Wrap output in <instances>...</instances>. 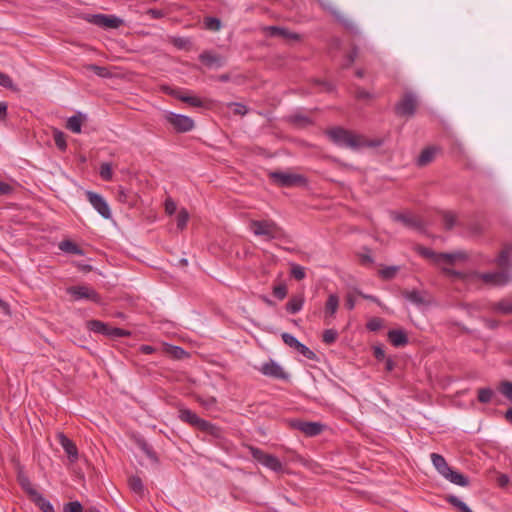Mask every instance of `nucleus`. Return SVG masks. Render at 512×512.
Returning a JSON list of instances; mask_svg holds the SVG:
<instances>
[{"label": "nucleus", "mask_w": 512, "mask_h": 512, "mask_svg": "<svg viewBox=\"0 0 512 512\" xmlns=\"http://www.w3.org/2000/svg\"><path fill=\"white\" fill-rule=\"evenodd\" d=\"M248 226L255 236L263 237L265 241L283 240L287 237L285 230L272 219H252Z\"/></svg>", "instance_id": "obj_1"}, {"label": "nucleus", "mask_w": 512, "mask_h": 512, "mask_svg": "<svg viewBox=\"0 0 512 512\" xmlns=\"http://www.w3.org/2000/svg\"><path fill=\"white\" fill-rule=\"evenodd\" d=\"M178 418L184 422L189 424L190 426L196 428L197 430L211 435L216 439L223 438V430L211 422L200 418L195 412L187 408H180L178 410Z\"/></svg>", "instance_id": "obj_2"}, {"label": "nucleus", "mask_w": 512, "mask_h": 512, "mask_svg": "<svg viewBox=\"0 0 512 512\" xmlns=\"http://www.w3.org/2000/svg\"><path fill=\"white\" fill-rule=\"evenodd\" d=\"M270 180L280 187L301 186L306 183V179L299 174L274 171L269 173Z\"/></svg>", "instance_id": "obj_3"}, {"label": "nucleus", "mask_w": 512, "mask_h": 512, "mask_svg": "<svg viewBox=\"0 0 512 512\" xmlns=\"http://www.w3.org/2000/svg\"><path fill=\"white\" fill-rule=\"evenodd\" d=\"M67 293L75 301H78L81 299H87L96 304L102 303L101 295L95 289H93L92 287H89L87 285L70 286L67 288Z\"/></svg>", "instance_id": "obj_4"}, {"label": "nucleus", "mask_w": 512, "mask_h": 512, "mask_svg": "<svg viewBox=\"0 0 512 512\" xmlns=\"http://www.w3.org/2000/svg\"><path fill=\"white\" fill-rule=\"evenodd\" d=\"M165 120L173 127L177 133H186L195 127L194 120L189 116L166 112Z\"/></svg>", "instance_id": "obj_5"}, {"label": "nucleus", "mask_w": 512, "mask_h": 512, "mask_svg": "<svg viewBox=\"0 0 512 512\" xmlns=\"http://www.w3.org/2000/svg\"><path fill=\"white\" fill-rule=\"evenodd\" d=\"M162 91L165 94L190 105L191 107L200 108L205 106V102L201 98L194 95H188L184 89L163 86Z\"/></svg>", "instance_id": "obj_6"}, {"label": "nucleus", "mask_w": 512, "mask_h": 512, "mask_svg": "<svg viewBox=\"0 0 512 512\" xmlns=\"http://www.w3.org/2000/svg\"><path fill=\"white\" fill-rule=\"evenodd\" d=\"M250 452L252 457L260 464L265 467L271 469L275 472H281L283 470V465L280 460L274 455L268 454L261 450L260 448L251 447Z\"/></svg>", "instance_id": "obj_7"}, {"label": "nucleus", "mask_w": 512, "mask_h": 512, "mask_svg": "<svg viewBox=\"0 0 512 512\" xmlns=\"http://www.w3.org/2000/svg\"><path fill=\"white\" fill-rule=\"evenodd\" d=\"M331 142L340 147H352V132L341 127H333L325 131Z\"/></svg>", "instance_id": "obj_8"}, {"label": "nucleus", "mask_w": 512, "mask_h": 512, "mask_svg": "<svg viewBox=\"0 0 512 512\" xmlns=\"http://www.w3.org/2000/svg\"><path fill=\"white\" fill-rule=\"evenodd\" d=\"M417 107V96L412 92H407L403 98L396 104L395 111L399 116L411 117L414 115Z\"/></svg>", "instance_id": "obj_9"}, {"label": "nucleus", "mask_w": 512, "mask_h": 512, "mask_svg": "<svg viewBox=\"0 0 512 512\" xmlns=\"http://www.w3.org/2000/svg\"><path fill=\"white\" fill-rule=\"evenodd\" d=\"M263 32L268 37H280L287 42H299L302 39L300 34L281 26H265Z\"/></svg>", "instance_id": "obj_10"}, {"label": "nucleus", "mask_w": 512, "mask_h": 512, "mask_svg": "<svg viewBox=\"0 0 512 512\" xmlns=\"http://www.w3.org/2000/svg\"><path fill=\"white\" fill-rule=\"evenodd\" d=\"M292 428L302 432L308 437H314L322 433L325 426L319 422H309L303 420H292L290 422Z\"/></svg>", "instance_id": "obj_11"}, {"label": "nucleus", "mask_w": 512, "mask_h": 512, "mask_svg": "<svg viewBox=\"0 0 512 512\" xmlns=\"http://www.w3.org/2000/svg\"><path fill=\"white\" fill-rule=\"evenodd\" d=\"M281 338L287 346L295 349L298 353L303 355L305 358H307L309 360H317V355L315 354V352H313L306 345H304L303 343L298 341V339L296 337H294L293 335H291L287 332H284V333H282Z\"/></svg>", "instance_id": "obj_12"}, {"label": "nucleus", "mask_w": 512, "mask_h": 512, "mask_svg": "<svg viewBox=\"0 0 512 512\" xmlns=\"http://www.w3.org/2000/svg\"><path fill=\"white\" fill-rule=\"evenodd\" d=\"M86 197L93 208L105 219L111 218V210L106 200L98 193L87 191Z\"/></svg>", "instance_id": "obj_13"}, {"label": "nucleus", "mask_w": 512, "mask_h": 512, "mask_svg": "<svg viewBox=\"0 0 512 512\" xmlns=\"http://www.w3.org/2000/svg\"><path fill=\"white\" fill-rule=\"evenodd\" d=\"M89 21L102 28L117 29L123 25V19L115 15L95 14L92 15Z\"/></svg>", "instance_id": "obj_14"}, {"label": "nucleus", "mask_w": 512, "mask_h": 512, "mask_svg": "<svg viewBox=\"0 0 512 512\" xmlns=\"http://www.w3.org/2000/svg\"><path fill=\"white\" fill-rule=\"evenodd\" d=\"M260 371L263 375L274 379H280L283 381H288L290 379V375L274 360H269L264 363L260 368Z\"/></svg>", "instance_id": "obj_15"}, {"label": "nucleus", "mask_w": 512, "mask_h": 512, "mask_svg": "<svg viewBox=\"0 0 512 512\" xmlns=\"http://www.w3.org/2000/svg\"><path fill=\"white\" fill-rule=\"evenodd\" d=\"M390 217L393 221L402 223L405 227L421 230L423 228L422 222L409 212L399 213L392 211Z\"/></svg>", "instance_id": "obj_16"}, {"label": "nucleus", "mask_w": 512, "mask_h": 512, "mask_svg": "<svg viewBox=\"0 0 512 512\" xmlns=\"http://www.w3.org/2000/svg\"><path fill=\"white\" fill-rule=\"evenodd\" d=\"M478 277L485 283L495 286H503L511 279V276L507 271L479 273Z\"/></svg>", "instance_id": "obj_17"}, {"label": "nucleus", "mask_w": 512, "mask_h": 512, "mask_svg": "<svg viewBox=\"0 0 512 512\" xmlns=\"http://www.w3.org/2000/svg\"><path fill=\"white\" fill-rule=\"evenodd\" d=\"M59 444L64 449L71 463H75L79 458L78 448L76 444L69 439L64 433L60 432L57 434Z\"/></svg>", "instance_id": "obj_18"}, {"label": "nucleus", "mask_w": 512, "mask_h": 512, "mask_svg": "<svg viewBox=\"0 0 512 512\" xmlns=\"http://www.w3.org/2000/svg\"><path fill=\"white\" fill-rule=\"evenodd\" d=\"M338 307L339 297L336 294H330L324 307V321L327 324H329V321L335 317Z\"/></svg>", "instance_id": "obj_19"}, {"label": "nucleus", "mask_w": 512, "mask_h": 512, "mask_svg": "<svg viewBox=\"0 0 512 512\" xmlns=\"http://www.w3.org/2000/svg\"><path fill=\"white\" fill-rule=\"evenodd\" d=\"M198 58L202 64L209 68H220L224 65L223 58L220 55L212 53L211 51H203Z\"/></svg>", "instance_id": "obj_20"}, {"label": "nucleus", "mask_w": 512, "mask_h": 512, "mask_svg": "<svg viewBox=\"0 0 512 512\" xmlns=\"http://www.w3.org/2000/svg\"><path fill=\"white\" fill-rule=\"evenodd\" d=\"M17 481L21 489L27 494L29 499H32L33 497L37 496V494L39 493L31 483L29 477L23 472L18 473Z\"/></svg>", "instance_id": "obj_21"}, {"label": "nucleus", "mask_w": 512, "mask_h": 512, "mask_svg": "<svg viewBox=\"0 0 512 512\" xmlns=\"http://www.w3.org/2000/svg\"><path fill=\"white\" fill-rule=\"evenodd\" d=\"M443 477L450 483L461 486V487H466L469 484V480L464 474H462L456 470H453L451 467L449 468V471L446 472V474Z\"/></svg>", "instance_id": "obj_22"}, {"label": "nucleus", "mask_w": 512, "mask_h": 512, "mask_svg": "<svg viewBox=\"0 0 512 512\" xmlns=\"http://www.w3.org/2000/svg\"><path fill=\"white\" fill-rule=\"evenodd\" d=\"M58 248L67 254H74V255H80V256L85 255L84 250L81 247H79L75 242H73L72 240H69V239L62 240L58 244Z\"/></svg>", "instance_id": "obj_23"}, {"label": "nucleus", "mask_w": 512, "mask_h": 512, "mask_svg": "<svg viewBox=\"0 0 512 512\" xmlns=\"http://www.w3.org/2000/svg\"><path fill=\"white\" fill-rule=\"evenodd\" d=\"M116 198L120 203L127 204L129 207H133L136 203L135 193L123 187H119L117 190Z\"/></svg>", "instance_id": "obj_24"}, {"label": "nucleus", "mask_w": 512, "mask_h": 512, "mask_svg": "<svg viewBox=\"0 0 512 512\" xmlns=\"http://www.w3.org/2000/svg\"><path fill=\"white\" fill-rule=\"evenodd\" d=\"M86 116L81 112H77L75 115L68 118L66 128L73 133H80L83 121Z\"/></svg>", "instance_id": "obj_25"}, {"label": "nucleus", "mask_w": 512, "mask_h": 512, "mask_svg": "<svg viewBox=\"0 0 512 512\" xmlns=\"http://www.w3.org/2000/svg\"><path fill=\"white\" fill-rule=\"evenodd\" d=\"M404 297L407 301L417 307H422L427 303L425 299V293L419 290L406 291L404 293Z\"/></svg>", "instance_id": "obj_26"}, {"label": "nucleus", "mask_w": 512, "mask_h": 512, "mask_svg": "<svg viewBox=\"0 0 512 512\" xmlns=\"http://www.w3.org/2000/svg\"><path fill=\"white\" fill-rule=\"evenodd\" d=\"M136 445L145 453V455L154 463H158L159 459L152 446L143 437L135 438Z\"/></svg>", "instance_id": "obj_27"}, {"label": "nucleus", "mask_w": 512, "mask_h": 512, "mask_svg": "<svg viewBox=\"0 0 512 512\" xmlns=\"http://www.w3.org/2000/svg\"><path fill=\"white\" fill-rule=\"evenodd\" d=\"M87 328L94 333L109 337L111 326L100 320H90L87 322Z\"/></svg>", "instance_id": "obj_28"}, {"label": "nucleus", "mask_w": 512, "mask_h": 512, "mask_svg": "<svg viewBox=\"0 0 512 512\" xmlns=\"http://www.w3.org/2000/svg\"><path fill=\"white\" fill-rule=\"evenodd\" d=\"M431 461L437 472L443 477L449 471L450 466L447 464L445 458L437 453L431 454Z\"/></svg>", "instance_id": "obj_29"}, {"label": "nucleus", "mask_w": 512, "mask_h": 512, "mask_svg": "<svg viewBox=\"0 0 512 512\" xmlns=\"http://www.w3.org/2000/svg\"><path fill=\"white\" fill-rule=\"evenodd\" d=\"M354 151L362 148H375L381 145L380 140H366L363 137L354 133Z\"/></svg>", "instance_id": "obj_30"}, {"label": "nucleus", "mask_w": 512, "mask_h": 512, "mask_svg": "<svg viewBox=\"0 0 512 512\" xmlns=\"http://www.w3.org/2000/svg\"><path fill=\"white\" fill-rule=\"evenodd\" d=\"M388 338L396 347L404 346L408 342V338L402 330H390Z\"/></svg>", "instance_id": "obj_31"}, {"label": "nucleus", "mask_w": 512, "mask_h": 512, "mask_svg": "<svg viewBox=\"0 0 512 512\" xmlns=\"http://www.w3.org/2000/svg\"><path fill=\"white\" fill-rule=\"evenodd\" d=\"M304 304V298L302 296H294L286 303V310L290 314L298 313Z\"/></svg>", "instance_id": "obj_32"}, {"label": "nucleus", "mask_w": 512, "mask_h": 512, "mask_svg": "<svg viewBox=\"0 0 512 512\" xmlns=\"http://www.w3.org/2000/svg\"><path fill=\"white\" fill-rule=\"evenodd\" d=\"M42 512H54L53 505L41 493L30 499Z\"/></svg>", "instance_id": "obj_33"}, {"label": "nucleus", "mask_w": 512, "mask_h": 512, "mask_svg": "<svg viewBox=\"0 0 512 512\" xmlns=\"http://www.w3.org/2000/svg\"><path fill=\"white\" fill-rule=\"evenodd\" d=\"M466 256L463 252L457 251L453 253H438L437 263L448 262L454 263L458 259H464Z\"/></svg>", "instance_id": "obj_34"}, {"label": "nucleus", "mask_w": 512, "mask_h": 512, "mask_svg": "<svg viewBox=\"0 0 512 512\" xmlns=\"http://www.w3.org/2000/svg\"><path fill=\"white\" fill-rule=\"evenodd\" d=\"M435 153H436V149L434 147H428V148L424 149L421 152V154L419 155V157L417 158V164L419 166L427 165L434 159Z\"/></svg>", "instance_id": "obj_35"}, {"label": "nucleus", "mask_w": 512, "mask_h": 512, "mask_svg": "<svg viewBox=\"0 0 512 512\" xmlns=\"http://www.w3.org/2000/svg\"><path fill=\"white\" fill-rule=\"evenodd\" d=\"M204 27L209 31H219L222 27V22L217 17L207 16L203 20Z\"/></svg>", "instance_id": "obj_36"}, {"label": "nucleus", "mask_w": 512, "mask_h": 512, "mask_svg": "<svg viewBox=\"0 0 512 512\" xmlns=\"http://www.w3.org/2000/svg\"><path fill=\"white\" fill-rule=\"evenodd\" d=\"M128 484H129L130 489L134 493H136L140 496H142L144 494V485H143V482L140 477L131 476L128 480Z\"/></svg>", "instance_id": "obj_37"}, {"label": "nucleus", "mask_w": 512, "mask_h": 512, "mask_svg": "<svg viewBox=\"0 0 512 512\" xmlns=\"http://www.w3.org/2000/svg\"><path fill=\"white\" fill-rule=\"evenodd\" d=\"M511 248L506 247L496 259L497 264L502 268H509L512 266V262L510 260Z\"/></svg>", "instance_id": "obj_38"}, {"label": "nucleus", "mask_w": 512, "mask_h": 512, "mask_svg": "<svg viewBox=\"0 0 512 512\" xmlns=\"http://www.w3.org/2000/svg\"><path fill=\"white\" fill-rule=\"evenodd\" d=\"M447 501L459 512H473L465 502L455 495L448 496Z\"/></svg>", "instance_id": "obj_39"}, {"label": "nucleus", "mask_w": 512, "mask_h": 512, "mask_svg": "<svg viewBox=\"0 0 512 512\" xmlns=\"http://www.w3.org/2000/svg\"><path fill=\"white\" fill-rule=\"evenodd\" d=\"M53 139H54L55 145L57 146V148L60 151L66 150V148H67L66 136L62 131L55 129L54 133H53Z\"/></svg>", "instance_id": "obj_40"}, {"label": "nucleus", "mask_w": 512, "mask_h": 512, "mask_svg": "<svg viewBox=\"0 0 512 512\" xmlns=\"http://www.w3.org/2000/svg\"><path fill=\"white\" fill-rule=\"evenodd\" d=\"M399 269L400 267L396 265L386 266L379 271V275L384 280H391L396 276Z\"/></svg>", "instance_id": "obj_41"}, {"label": "nucleus", "mask_w": 512, "mask_h": 512, "mask_svg": "<svg viewBox=\"0 0 512 512\" xmlns=\"http://www.w3.org/2000/svg\"><path fill=\"white\" fill-rule=\"evenodd\" d=\"M99 175L105 181H110L113 177L112 166L110 163L104 162L100 165Z\"/></svg>", "instance_id": "obj_42"}, {"label": "nucleus", "mask_w": 512, "mask_h": 512, "mask_svg": "<svg viewBox=\"0 0 512 512\" xmlns=\"http://www.w3.org/2000/svg\"><path fill=\"white\" fill-rule=\"evenodd\" d=\"M495 393L490 388H481L478 391V400L481 403H489L493 400Z\"/></svg>", "instance_id": "obj_43"}, {"label": "nucleus", "mask_w": 512, "mask_h": 512, "mask_svg": "<svg viewBox=\"0 0 512 512\" xmlns=\"http://www.w3.org/2000/svg\"><path fill=\"white\" fill-rule=\"evenodd\" d=\"M188 220H189V213L186 209L182 208L178 212L177 217H176L177 228L180 230H183L187 226Z\"/></svg>", "instance_id": "obj_44"}, {"label": "nucleus", "mask_w": 512, "mask_h": 512, "mask_svg": "<svg viewBox=\"0 0 512 512\" xmlns=\"http://www.w3.org/2000/svg\"><path fill=\"white\" fill-rule=\"evenodd\" d=\"M338 333L334 329H326L322 335V341L327 344H333L337 339Z\"/></svg>", "instance_id": "obj_45"}, {"label": "nucleus", "mask_w": 512, "mask_h": 512, "mask_svg": "<svg viewBox=\"0 0 512 512\" xmlns=\"http://www.w3.org/2000/svg\"><path fill=\"white\" fill-rule=\"evenodd\" d=\"M291 276L298 281L303 280L306 276L304 267L293 264L291 267Z\"/></svg>", "instance_id": "obj_46"}, {"label": "nucleus", "mask_w": 512, "mask_h": 512, "mask_svg": "<svg viewBox=\"0 0 512 512\" xmlns=\"http://www.w3.org/2000/svg\"><path fill=\"white\" fill-rule=\"evenodd\" d=\"M499 390L512 403V382L503 381Z\"/></svg>", "instance_id": "obj_47"}, {"label": "nucleus", "mask_w": 512, "mask_h": 512, "mask_svg": "<svg viewBox=\"0 0 512 512\" xmlns=\"http://www.w3.org/2000/svg\"><path fill=\"white\" fill-rule=\"evenodd\" d=\"M273 295L275 298L283 300L287 296V286L284 283L274 286Z\"/></svg>", "instance_id": "obj_48"}, {"label": "nucleus", "mask_w": 512, "mask_h": 512, "mask_svg": "<svg viewBox=\"0 0 512 512\" xmlns=\"http://www.w3.org/2000/svg\"><path fill=\"white\" fill-rule=\"evenodd\" d=\"M443 223L447 230L452 229L456 225V216L451 212H445L443 215Z\"/></svg>", "instance_id": "obj_49"}, {"label": "nucleus", "mask_w": 512, "mask_h": 512, "mask_svg": "<svg viewBox=\"0 0 512 512\" xmlns=\"http://www.w3.org/2000/svg\"><path fill=\"white\" fill-rule=\"evenodd\" d=\"M87 69L89 71H92L93 73H95L97 76H100V77H107L109 75V71L106 67L98 66L96 64L88 65Z\"/></svg>", "instance_id": "obj_50"}, {"label": "nucleus", "mask_w": 512, "mask_h": 512, "mask_svg": "<svg viewBox=\"0 0 512 512\" xmlns=\"http://www.w3.org/2000/svg\"><path fill=\"white\" fill-rule=\"evenodd\" d=\"M63 512H83V506L79 501L68 502L64 505Z\"/></svg>", "instance_id": "obj_51"}, {"label": "nucleus", "mask_w": 512, "mask_h": 512, "mask_svg": "<svg viewBox=\"0 0 512 512\" xmlns=\"http://www.w3.org/2000/svg\"><path fill=\"white\" fill-rule=\"evenodd\" d=\"M228 107H234L233 109V113L235 115H241V116H244L248 113V108L246 105L242 104V103H236V102H231L227 105Z\"/></svg>", "instance_id": "obj_52"}, {"label": "nucleus", "mask_w": 512, "mask_h": 512, "mask_svg": "<svg viewBox=\"0 0 512 512\" xmlns=\"http://www.w3.org/2000/svg\"><path fill=\"white\" fill-rule=\"evenodd\" d=\"M130 334L131 333L128 330L111 326L109 337L115 339V338L127 337V336H130Z\"/></svg>", "instance_id": "obj_53"}, {"label": "nucleus", "mask_w": 512, "mask_h": 512, "mask_svg": "<svg viewBox=\"0 0 512 512\" xmlns=\"http://www.w3.org/2000/svg\"><path fill=\"white\" fill-rule=\"evenodd\" d=\"M418 251H419V253H420L422 256H424V257H426V258H429V259H431L432 261H434L435 263H437V255H438V253H436V252L432 251V250H431V249H429V248H425V247H420Z\"/></svg>", "instance_id": "obj_54"}, {"label": "nucleus", "mask_w": 512, "mask_h": 512, "mask_svg": "<svg viewBox=\"0 0 512 512\" xmlns=\"http://www.w3.org/2000/svg\"><path fill=\"white\" fill-rule=\"evenodd\" d=\"M169 352L175 359H182L187 354L186 351L179 346H171Z\"/></svg>", "instance_id": "obj_55"}, {"label": "nucleus", "mask_w": 512, "mask_h": 512, "mask_svg": "<svg viewBox=\"0 0 512 512\" xmlns=\"http://www.w3.org/2000/svg\"><path fill=\"white\" fill-rule=\"evenodd\" d=\"M0 86L8 89L13 88V81L11 77L0 71Z\"/></svg>", "instance_id": "obj_56"}, {"label": "nucleus", "mask_w": 512, "mask_h": 512, "mask_svg": "<svg viewBox=\"0 0 512 512\" xmlns=\"http://www.w3.org/2000/svg\"><path fill=\"white\" fill-rule=\"evenodd\" d=\"M496 309L505 314L512 313V303L501 301L496 305Z\"/></svg>", "instance_id": "obj_57"}, {"label": "nucleus", "mask_w": 512, "mask_h": 512, "mask_svg": "<svg viewBox=\"0 0 512 512\" xmlns=\"http://www.w3.org/2000/svg\"><path fill=\"white\" fill-rule=\"evenodd\" d=\"M382 327V320L379 318H373L367 323V328L370 331H377Z\"/></svg>", "instance_id": "obj_58"}, {"label": "nucleus", "mask_w": 512, "mask_h": 512, "mask_svg": "<svg viewBox=\"0 0 512 512\" xmlns=\"http://www.w3.org/2000/svg\"><path fill=\"white\" fill-rule=\"evenodd\" d=\"M176 209V203L171 198L165 200V212L168 215L174 214L176 212Z\"/></svg>", "instance_id": "obj_59"}, {"label": "nucleus", "mask_w": 512, "mask_h": 512, "mask_svg": "<svg viewBox=\"0 0 512 512\" xmlns=\"http://www.w3.org/2000/svg\"><path fill=\"white\" fill-rule=\"evenodd\" d=\"M371 97V94L364 90V89H361V88H356L354 86V98H357V99H369Z\"/></svg>", "instance_id": "obj_60"}, {"label": "nucleus", "mask_w": 512, "mask_h": 512, "mask_svg": "<svg viewBox=\"0 0 512 512\" xmlns=\"http://www.w3.org/2000/svg\"><path fill=\"white\" fill-rule=\"evenodd\" d=\"M147 15H149L152 19H160L165 16V12L161 9H148L146 12Z\"/></svg>", "instance_id": "obj_61"}, {"label": "nucleus", "mask_w": 512, "mask_h": 512, "mask_svg": "<svg viewBox=\"0 0 512 512\" xmlns=\"http://www.w3.org/2000/svg\"><path fill=\"white\" fill-rule=\"evenodd\" d=\"M359 258L363 265H370L373 263V258L369 251L359 254Z\"/></svg>", "instance_id": "obj_62"}, {"label": "nucleus", "mask_w": 512, "mask_h": 512, "mask_svg": "<svg viewBox=\"0 0 512 512\" xmlns=\"http://www.w3.org/2000/svg\"><path fill=\"white\" fill-rule=\"evenodd\" d=\"M13 191V187L8 183L0 181V196L9 195Z\"/></svg>", "instance_id": "obj_63"}, {"label": "nucleus", "mask_w": 512, "mask_h": 512, "mask_svg": "<svg viewBox=\"0 0 512 512\" xmlns=\"http://www.w3.org/2000/svg\"><path fill=\"white\" fill-rule=\"evenodd\" d=\"M374 356L378 360H383L385 358V351L382 346H375L374 347Z\"/></svg>", "instance_id": "obj_64"}]
</instances>
